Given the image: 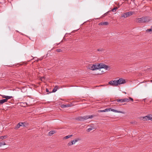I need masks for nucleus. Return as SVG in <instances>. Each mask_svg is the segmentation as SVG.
<instances>
[{"label":"nucleus","instance_id":"nucleus-36","mask_svg":"<svg viewBox=\"0 0 152 152\" xmlns=\"http://www.w3.org/2000/svg\"><path fill=\"white\" fill-rule=\"evenodd\" d=\"M150 81L151 82H152V80H150Z\"/></svg>","mask_w":152,"mask_h":152},{"label":"nucleus","instance_id":"nucleus-28","mask_svg":"<svg viewBox=\"0 0 152 152\" xmlns=\"http://www.w3.org/2000/svg\"><path fill=\"white\" fill-rule=\"evenodd\" d=\"M72 142H69L68 144V146H70L72 145Z\"/></svg>","mask_w":152,"mask_h":152},{"label":"nucleus","instance_id":"nucleus-25","mask_svg":"<svg viewBox=\"0 0 152 152\" xmlns=\"http://www.w3.org/2000/svg\"><path fill=\"white\" fill-rule=\"evenodd\" d=\"M125 102H129L130 101V99L127 98H125Z\"/></svg>","mask_w":152,"mask_h":152},{"label":"nucleus","instance_id":"nucleus-9","mask_svg":"<svg viewBox=\"0 0 152 152\" xmlns=\"http://www.w3.org/2000/svg\"><path fill=\"white\" fill-rule=\"evenodd\" d=\"M108 24V23L107 22H101L99 23L98 25L99 26L102 25H107Z\"/></svg>","mask_w":152,"mask_h":152},{"label":"nucleus","instance_id":"nucleus-21","mask_svg":"<svg viewBox=\"0 0 152 152\" xmlns=\"http://www.w3.org/2000/svg\"><path fill=\"white\" fill-rule=\"evenodd\" d=\"M72 135H68L67 136H66L64 138L65 139H68L71 137H72Z\"/></svg>","mask_w":152,"mask_h":152},{"label":"nucleus","instance_id":"nucleus-12","mask_svg":"<svg viewBox=\"0 0 152 152\" xmlns=\"http://www.w3.org/2000/svg\"><path fill=\"white\" fill-rule=\"evenodd\" d=\"M12 96H7L5 99H4V100L5 102H6L7 101L8 99L12 98Z\"/></svg>","mask_w":152,"mask_h":152},{"label":"nucleus","instance_id":"nucleus-29","mask_svg":"<svg viewBox=\"0 0 152 152\" xmlns=\"http://www.w3.org/2000/svg\"><path fill=\"white\" fill-rule=\"evenodd\" d=\"M56 51L57 52H61V49H58L56 50Z\"/></svg>","mask_w":152,"mask_h":152},{"label":"nucleus","instance_id":"nucleus-35","mask_svg":"<svg viewBox=\"0 0 152 152\" xmlns=\"http://www.w3.org/2000/svg\"><path fill=\"white\" fill-rule=\"evenodd\" d=\"M97 50L98 51H102V49H98Z\"/></svg>","mask_w":152,"mask_h":152},{"label":"nucleus","instance_id":"nucleus-39","mask_svg":"<svg viewBox=\"0 0 152 152\" xmlns=\"http://www.w3.org/2000/svg\"><path fill=\"white\" fill-rule=\"evenodd\" d=\"M151 28H152V26H151Z\"/></svg>","mask_w":152,"mask_h":152},{"label":"nucleus","instance_id":"nucleus-19","mask_svg":"<svg viewBox=\"0 0 152 152\" xmlns=\"http://www.w3.org/2000/svg\"><path fill=\"white\" fill-rule=\"evenodd\" d=\"M94 129V128L92 126H91V128L88 129H87V132H89L91 131L92 130H93V129Z\"/></svg>","mask_w":152,"mask_h":152},{"label":"nucleus","instance_id":"nucleus-34","mask_svg":"<svg viewBox=\"0 0 152 152\" xmlns=\"http://www.w3.org/2000/svg\"><path fill=\"white\" fill-rule=\"evenodd\" d=\"M46 91L47 92H49V90H48V88L46 89Z\"/></svg>","mask_w":152,"mask_h":152},{"label":"nucleus","instance_id":"nucleus-16","mask_svg":"<svg viewBox=\"0 0 152 152\" xmlns=\"http://www.w3.org/2000/svg\"><path fill=\"white\" fill-rule=\"evenodd\" d=\"M56 133L55 131L52 130L50 131L48 133V134L50 136H51L52 134Z\"/></svg>","mask_w":152,"mask_h":152},{"label":"nucleus","instance_id":"nucleus-32","mask_svg":"<svg viewBox=\"0 0 152 152\" xmlns=\"http://www.w3.org/2000/svg\"><path fill=\"white\" fill-rule=\"evenodd\" d=\"M129 99H130V100L131 101H133V99L132 98L130 97H129Z\"/></svg>","mask_w":152,"mask_h":152},{"label":"nucleus","instance_id":"nucleus-11","mask_svg":"<svg viewBox=\"0 0 152 152\" xmlns=\"http://www.w3.org/2000/svg\"><path fill=\"white\" fill-rule=\"evenodd\" d=\"M128 17L127 12H126L121 15V17L124 18H126Z\"/></svg>","mask_w":152,"mask_h":152},{"label":"nucleus","instance_id":"nucleus-24","mask_svg":"<svg viewBox=\"0 0 152 152\" xmlns=\"http://www.w3.org/2000/svg\"><path fill=\"white\" fill-rule=\"evenodd\" d=\"M20 127V126L18 124L17 125L15 126V129H17L19 128Z\"/></svg>","mask_w":152,"mask_h":152},{"label":"nucleus","instance_id":"nucleus-31","mask_svg":"<svg viewBox=\"0 0 152 152\" xmlns=\"http://www.w3.org/2000/svg\"><path fill=\"white\" fill-rule=\"evenodd\" d=\"M1 96L3 98H6V96H5V95H1Z\"/></svg>","mask_w":152,"mask_h":152},{"label":"nucleus","instance_id":"nucleus-17","mask_svg":"<svg viewBox=\"0 0 152 152\" xmlns=\"http://www.w3.org/2000/svg\"><path fill=\"white\" fill-rule=\"evenodd\" d=\"M58 86H56L54 88L52 91V92H55L56 91H57V89L58 88Z\"/></svg>","mask_w":152,"mask_h":152},{"label":"nucleus","instance_id":"nucleus-6","mask_svg":"<svg viewBox=\"0 0 152 152\" xmlns=\"http://www.w3.org/2000/svg\"><path fill=\"white\" fill-rule=\"evenodd\" d=\"M117 86L118 85L123 84L126 83L125 80L123 78H120L118 80H116Z\"/></svg>","mask_w":152,"mask_h":152},{"label":"nucleus","instance_id":"nucleus-5","mask_svg":"<svg viewBox=\"0 0 152 152\" xmlns=\"http://www.w3.org/2000/svg\"><path fill=\"white\" fill-rule=\"evenodd\" d=\"M88 68L89 69H91L93 70H95L98 69L97 67L96 66V65L94 64H89L88 67Z\"/></svg>","mask_w":152,"mask_h":152},{"label":"nucleus","instance_id":"nucleus-1","mask_svg":"<svg viewBox=\"0 0 152 152\" xmlns=\"http://www.w3.org/2000/svg\"><path fill=\"white\" fill-rule=\"evenodd\" d=\"M149 20L150 19L148 17L136 18L135 20V22L137 23H145L148 22Z\"/></svg>","mask_w":152,"mask_h":152},{"label":"nucleus","instance_id":"nucleus-2","mask_svg":"<svg viewBox=\"0 0 152 152\" xmlns=\"http://www.w3.org/2000/svg\"><path fill=\"white\" fill-rule=\"evenodd\" d=\"M94 116V115H89L83 117L79 116L76 119L78 121H84L88 118H91Z\"/></svg>","mask_w":152,"mask_h":152},{"label":"nucleus","instance_id":"nucleus-30","mask_svg":"<svg viewBox=\"0 0 152 152\" xmlns=\"http://www.w3.org/2000/svg\"><path fill=\"white\" fill-rule=\"evenodd\" d=\"M19 126H20H20H22V124H23V122H20L19 123H18Z\"/></svg>","mask_w":152,"mask_h":152},{"label":"nucleus","instance_id":"nucleus-13","mask_svg":"<svg viewBox=\"0 0 152 152\" xmlns=\"http://www.w3.org/2000/svg\"><path fill=\"white\" fill-rule=\"evenodd\" d=\"M72 106L71 104H66V105H64V104H62L61 105V107L62 108H66V107H70Z\"/></svg>","mask_w":152,"mask_h":152},{"label":"nucleus","instance_id":"nucleus-8","mask_svg":"<svg viewBox=\"0 0 152 152\" xmlns=\"http://www.w3.org/2000/svg\"><path fill=\"white\" fill-rule=\"evenodd\" d=\"M111 109V108H106L104 110H98V112H107L108 111H110Z\"/></svg>","mask_w":152,"mask_h":152},{"label":"nucleus","instance_id":"nucleus-7","mask_svg":"<svg viewBox=\"0 0 152 152\" xmlns=\"http://www.w3.org/2000/svg\"><path fill=\"white\" fill-rule=\"evenodd\" d=\"M109 84L113 86H117V83L116 80H112L110 81L109 82Z\"/></svg>","mask_w":152,"mask_h":152},{"label":"nucleus","instance_id":"nucleus-10","mask_svg":"<svg viewBox=\"0 0 152 152\" xmlns=\"http://www.w3.org/2000/svg\"><path fill=\"white\" fill-rule=\"evenodd\" d=\"M80 140V139L79 138H78L77 139H75V140H74L73 141H71V142H72V145L73 144H75L76 142H77L78 140Z\"/></svg>","mask_w":152,"mask_h":152},{"label":"nucleus","instance_id":"nucleus-22","mask_svg":"<svg viewBox=\"0 0 152 152\" xmlns=\"http://www.w3.org/2000/svg\"><path fill=\"white\" fill-rule=\"evenodd\" d=\"M7 137V135H4V136H1L0 137V139L2 140H3L4 139H6Z\"/></svg>","mask_w":152,"mask_h":152},{"label":"nucleus","instance_id":"nucleus-20","mask_svg":"<svg viewBox=\"0 0 152 152\" xmlns=\"http://www.w3.org/2000/svg\"><path fill=\"white\" fill-rule=\"evenodd\" d=\"M5 102L4 99L0 100V105L4 103Z\"/></svg>","mask_w":152,"mask_h":152},{"label":"nucleus","instance_id":"nucleus-4","mask_svg":"<svg viewBox=\"0 0 152 152\" xmlns=\"http://www.w3.org/2000/svg\"><path fill=\"white\" fill-rule=\"evenodd\" d=\"M141 119L143 120L144 121L148 120H151L152 121V115H149L144 117H141Z\"/></svg>","mask_w":152,"mask_h":152},{"label":"nucleus","instance_id":"nucleus-27","mask_svg":"<svg viewBox=\"0 0 152 152\" xmlns=\"http://www.w3.org/2000/svg\"><path fill=\"white\" fill-rule=\"evenodd\" d=\"M146 31L148 32H150V31H151V32H152V29L151 28V29H148L147 30H146Z\"/></svg>","mask_w":152,"mask_h":152},{"label":"nucleus","instance_id":"nucleus-33","mask_svg":"<svg viewBox=\"0 0 152 152\" xmlns=\"http://www.w3.org/2000/svg\"><path fill=\"white\" fill-rule=\"evenodd\" d=\"M25 123L23 122V124H22V126H23V127H26L25 125Z\"/></svg>","mask_w":152,"mask_h":152},{"label":"nucleus","instance_id":"nucleus-14","mask_svg":"<svg viewBox=\"0 0 152 152\" xmlns=\"http://www.w3.org/2000/svg\"><path fill=\"white\" fill-rule=\"evenodd\" d=\"M110 110H111V111H113V112H115V113H124L122 111H119V110H115L114 109H111Z\"/></svg>","mask_w":152,"mask_h":152},{"label":"nucleus","instance_id":"nucleus-23","mask_svg":"<svg viewBox=\"0 0 152 152\" xmlns=\"http://www.w3.org/2000/svg\"><path fill=\"white\" fill-rule=\"evenodd\" d=\"M117 9L118 8L117 7H115L111 10V11L113 12H115Z\"/></svg>","mask_w":152,"mask_h":152},{"label":"nucleus","instance_id":"nucleus-26","mask_svg":"<svg viewBox=\"0 0 152 152\" xmlns=\"http://www.w3.org/2000/svg\"><path fill=\"white\" fill-rule=\"evenodd\" d=\"M1 146L2 145H6V144L4 142H1Z\"/></svg>","mask_w":152,"mask_h":152},{"label":"nucleus","instance_id":"nucleus-18","mask_svg":"<svg viewBox=\"0 0 152 152\" xmlns=\"http://www.w3.org/2000/svg\"><path fill=\"white\" fill-rule=\"evenodd\" d=\"M128 16L132 15L134 13V12L133 11H129L127 12Z\"/></svg>","mask_w":152,"mask_h":152},{"label":"nucleus","instance_id":"nucleus-38","mask_svg":"<svg viewBox=\"0 0 152 152\" xmlns=\"http://www.w3.org/2000/svg\"><path fill=\"white\" fill-rule=\"evenodd\" d=\"M124 93L126 94V92H124Z\"/></svg>","mask_w":152,"mask_h":152},{"label":"nucleus","instance_id":"nucleus-3","mask_svg":"<svg viewBox=\"0 0 152 152\" xmlns=\"http://www.w3.org/2000/svg\"><path fill=\"white\" fill-rule=\"evenodd\" d=\"M97 67L98 69H99L101 68H104L106 69H107L109 67V66L107 65H106L102 63H100L97 66Z\"/></svg>","mask_w":152,"mask_h":152},{"label":"nucleus","instance_id":"nucleus-37","mask_svg":"<svg viewBox=\"0 0 152 152\" xmlns=\"http://www.w3.org/2000/svg\"><path fill=\"white\" fill-rule=\"evenodd\" d=\"M0 146H1V142H0Z\"/></svg>","mask_w":152,"mask_h":152},{"label":"nucleus","instance_id":"nucleus-15","mask_svg":"<svg viewBox=\"0 0 152 152\" xmlns=\"http://www.w3.org/2000/svg\"><path fill=\"white\" fill-rule=\"evenodd\" d=\"M117 102H125V99H117L116 100Z\"/></svg>","mask_w":152,"mask_h":152}]
</instances>
